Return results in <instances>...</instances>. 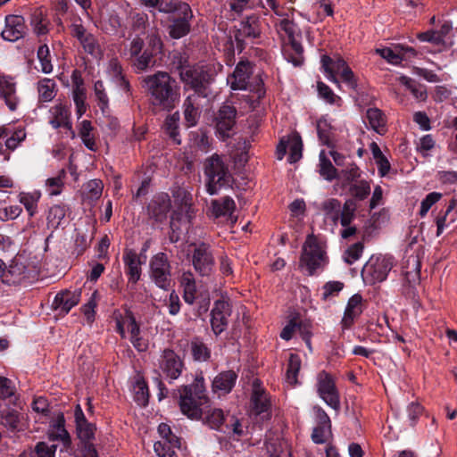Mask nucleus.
<instances>
[{"label": "nucleus", "instance_id": "28", "mask_svg": "<svg viewBox=\"0 0 457 457\" xmlns=\"http://www.w3.org/2000/svg\"><path fill=\"white\" fill-rule=\"evenodd\" d=\"M49 439L52 441H60L65 447L71 445V438L65 428V419L62 413L58 414L49 430Z\"/></svg>", "mask_w": 457, "mask_h": 457}, {"label": "nucleus", "instance_id": "26", "mask_svg": "<svg viewBox=\"0 0 457 457\" xmlns=\"http://www.w3.org/2000/svg\"><path fill=\"white\" fill-rule=\"evenodd\" d=\"M251 402L253 411L256 415H260L262 413L269 414V411L270 408V399L265 390L259 386L257 381H254L253 385V394L251 397Z\"/></svg>", "mask_w": 457, "mask_h": 457}, {"label": "nucleus", "instance_id": "17", "mask_svg": "<svg viewBox=\"0 0 457 457\" xmlns=\"http://www.w3.org/2000/svg\"><path fill=\"white\" fill-rule=\"evenodd\" d=\"M231 314L230 305L228 302L218 300L212 310L211 325L215 335L222 333L228 326V318Z\"/></svg>", "mask_w": 457, "mask_h": 457}, {"label": "nucleus", "instance_id": "21", "mask_svg": "<svg viewBox=\"0 0 457 457\" xmlns=\"http://www.w3.org/2000/svg\"><path fill=\"white\" fill-rule=\"evenodd\" d=\"M125 265V273L129 278V283L136 284L141 277L142 261L137 253L132 249H126L122 257Z\"/></svg>", "mask_w": 457, "mask_h": 457}, {"label": "nucleus", "instance_id": "48", "mask_svg": "<svg viewBox=\"0 0 457 457\" xmlns=\"http://www.w3.org/2000/svg\"><path fill=\"white\" fill-rule=\"evenodd\" d=\"M65 170H61L56 177L46 180V187L49 195H58L61 194L64 185Z\"/></svg>", "mask_w": 457, "mask_h": 457}, {"label": "nucleus", "instance_id": "54", "mask_svg": "<svg viewBox=\"0 0 457 457\" xmlns=\"http://www.w3.org/2000/svg\"><path fill=\"white\" fill-rule=\"evenodd\" d=\"M37 58L40 62L41 71L44 73H51L53 71V65L49 57V49L47 46H40L37 50Z\"/></svg>", "mask_w": 457, "mask_h": 457}, {"label": "nucleus", "instance_id": "40", "mask_svg": "<svg viewBox=\"0 0 457 457\" xmlns=\"http://www.w3.org/2000/svg\"><path fill=\"white\" fill-rule=\"evenodd\" d=\"M41 194L37 191L33 193H21L19 195V201L22 204L29 212V216H33L37 211V202L39 201Z\"/></svg>", "mask_w": 457, "mask_h": 457}, {"label": "nucleus", "instance_id": "7", "mask_svg": "<svg viewBox=\"0 0 457 457\" xmlns=\"http://www.w3.org/2000/svg\"><path fill=\"white\" fill-rule=\"evenodd\" d=\"M357 205L354 199H347L344 204L336 198H330L322 203V210L325 215L334 223L340 222L341 226H346L355 219Z\"/></svg>", "mask_w": 457, "mask_h": 457}, {"label": "nucleus", "instance_id": "20", "mask_svg": "<svg viewBox=\"0 0 457 457\" xmlns=\"http://www.w3.org/2000/svg\"><path fill=\"white\" fill-rule=\"evenodd\" d=\"M236 204L234 200L229 196H224L220 199L212 200L208 215L214 219L228 217L231 224H234L237 221V217L233 216Z\"/></svg>", "mask_w": 457, "mask_h": 457}, {"label": "nucleus", "instance_id": "23", "mask_svg": "<svg viewBox=\"0 0 457 457\" xmlns=\"http://www.w3.org/2000/svg\"><path fill=\"white\" fill-rule=\"evenodd\" d=\"M171 204L167 194H159L150 201L147 205L148 215L156 221H162L166 219Z\"/></svg>", "mask_w": 457, "mask_h": 457}, {"label": "nucleus", "instance_id": "24", "mask_svg": "<svg viewBox=\"0 0 457 457\" xmlns=\"http://www.w3.org/2000/svg\"><path fill=\"white\" fill-rule=\"evenodd\" d=\"M362 312V297L361 295H353L347 303L346 308L341 320L342 328L348 329Z\"/></svg>", "mask_w": 457, "mask_h": 457}, {"label": "nucleus", "instance_id": "62", "mask_svg": "<svg viewBox=\"0 0 457 457\" xmlns=\"http://www.w3.org/2000/svg\"><path fill=\"white\" fill-rule=\"evenodd\" d=\"M26 138V132L24 129H16L11 137L5 140V148L14 150L18 145Z\"/></svg>", "mask_w": 457, "mask_h": 457}, {"label": "nucleus", "instance_id": "61", "mask_svg": "<svg viewBox=\"0 0 457 457\" xmlns=\"http://www.w3.org/2000/svg\"><path fill=\"white\" fill-rule=\"evenodd\" d=\"M330 426L316 425L312 434V439L315 444H324L330 435Z\"/></svg>", "mask_w": 457, "mask_h": 457}, {"label": "nucleus", "instance_id": "51", "mask_svg": "<svg viewBox=\"0 0 457 457\" xmlns=\"http://www.w3.org/2000/svg\"><path fill=\"white\" fill-rule=\"evenodd\" d=\"M25 270L26 267L22 263H20L17 261H13L9 265V268L6 270H4V277L7 278L8 275H10L12 278V282L17 283L25 278Z\"/></svg>", "mask_w": 457, "mask_h": 457}, {"label": "nucleus", "instance_id": "13", "mask_svg": "<svg viewBox=\"0 0 457 457\" xmlns=\"http://www.w3.org/2000/svg\"><path fill=\"white\" fill-rule=\"evenodd\" d=\"M317 389L320 398L332 409H340L339 394L332 377L326 371H321L317 377Z\"/></svg>", "mask_w": 457, "mask_h": 457}, {"label": "nucleus", "instance_id": "53", "mask_svg": "<svg viewBox=\"0 0 457 457\" xmlns=\"http://www.w3.org/2000/svg\"><path fill=\"white\" fill-rule=\"evenodd\" d=\"M155 53L150 51L149 48L144 50V52L139 55L136 62L135 66L138 71H145L149 67L154 65L155 61L154 59V55Z\"/></svg>", "mask_w": 457, "mask_h": 457}, {"label": "nucleus", "instance_id": "2", "mask_svg": "<svg viewBox=\"0 0 457 457\" xmlns=\"http://www.w3.org/2000/svg\"><path fill=\"white\" fill-rule=\"evenodd\" d=\"M158 11L170 15L169 35L172 38L179 39L189 33L193 12L188 4L180 0H161Z\"/></svg>", "mask_w": 457, "mask_h": 457}, {"label": "nucleus", "instance_id": "11", "mask_svg": "<svg viewBox=\"0 0 457 457\" xmlns=\"http://www.w3.org/2000/svg\"><path fill=\"white\" fill-rule=\"evenodd\" d=\"M150 278L154 284L164 290H168L170 287L171 266L166 253H158L154 254L149 262Z\"/></svg>", "mask_w": 457, "mask_h": 457}, {"label": "nucleus", "instance_id": "14", "mask_svg": "<svg viewBox=\"0 0 457 457\" xmlns=\"http://www.w3.org/2000/svg\"><path fill=\"white\" fill-rule=\"evenodd\" d=\"M159 368L167 378L175 380L181 375L184 362L173 350L164 349L161 355Z\"/></svg>", "mask_w": 457, "mask_h": 457}, {"label": "nucleus", "instance_id": "30", "mask_svg": "<svg viewBox=\"0 0 457 457\" xmlns=\"http://www.w3.org/2000/svg\"><path fill=\"white\" fill-rule=\"evenodd\" d=\"M278 33L281 38L287 44H294V42H299L300 33L298 32L296 25L288 19H282L276 24Z\"/></svg>", "mask_w": 457, "mask_h": 457}, {"label": "nucleus", "instance_id": "32", "mask_svg": "<svg viewBox=\"0 0 457 457\" xmlns=\"http://www.w3.org/2000/svg\"><path fill=\"white\" fill-rule=\"evenodd\" d=\"M180 447V439L171 436L170 440H160L154 445V452L159 457H177L175 450Z\"/></svg>", "mask_w": 457, "mask_h": 457}, {"label": "nucleus", "instance_id": "45", "mask_svg": "<svg viewBox=\"0 0 457 457\" xmlns=\"http://www.w3.org/2000/svg\"><path fill=\"white\" fill-rule=\"evenodd\" d=\"M301 369V358L299 355L291 353L288 359L287 370V380L289 384L295 385L297 383V375Z\"/></svg>", "mask_w": 457, "mask_h": 457}, {"label": "nucleus", "instance_id": "38", "mask_svg": "<svg viewBox=\"0 0 457 457\" xmlns=\"http://www.w3.org/2000/svg\"><path fill=\"white\" fill-rule=\"evenodd\" d=\"M190 350L193 359L195 361H207L211 357V350L199 338H194L190 344Z\"/></svg>", "mask_w": 457, "mask_h": 457}, {"label": "nucleus", "instance_id": "44", "mask_svg": "<svg viewBox=\"0 0 457 457\" xmlns=\"http://www.w3.org/2000/svg\"><path fill=\"white\" fill-rule=\"evenodd\" d=\"M72 97L76 105L77 113L79 117H81L87 110L86 107V89L82 84L76 83L72 89Z\"/></svg>", "mask_w": 457, "mask_h": 457}, {"label": "nucleus", "instance_id": "41", "mask_svg": "<svg viewBox=\"0 0 457 457\" xmlns=\"http://www.w3.org/2000/svg\"><path fill=\"white\" fill-rule=\"evenodd\" d=\"M401 50L400 44H396L393 47L378 48L376 49V53L389 63L398 65L402 62V57L400 56Z\"/></svg>", "mask_w": 457, "mask_h": 457}, {"label": "nucleus", "instance_id": "34", "mask_svg": "<svg viewBox=\"0 0 457 457\" xmlns=\"http://www.w3.org/2000/svg\"><path fill=\"white\" fill-rule=\"evenodd\" d=\"M366 117L373 130L380 135L386 133V120L381 110L378 108H370L367 110Z\"/></svg>", "mask_w": 457, "mask_h": 457}, {"label": "nucleus", "instance_id": "43", "mask_svg": "<svg viewBox=\"0 0 457 457\" xmlns=\"http://www.w3.org/2000/svg\"><path fill=\"white\" fill-rule=\"evenodd\" d=\"M66 215V211L63 206L59 204L54 205L49 209L47 214V227L52 229H56L61 224L62 220Z\"/></svg>", "mask_w": 457, "mask_h": 457}, {"label": "nucleus", "instance_id": "39", "mask_svg": "<svg viewBox=\"0 0 457 457\" xmlns=\"http://www.w3.org/2000/svg\"><path fill=\"white\" fill-rule=\"evenodd\" d=\"M92 131L93 126L91 121L85 120L80 123L79 135L82 142L89 150L96 151V144Z\"/></svg>", "mask_w": 457, "mask_h": 457}, {"label": "nucleus", "instance_id": "49", "mask_svg": "<svg viewBox=\"0 0 457 457\" xmlns=\"http://www.w3.org/2000/svg\"><path fill=\"white\" fill-rule=\"evenodd\" d=\"M317 133L320 141L328 146H332L331 126L326 119H320L317 121Z\"/></svg>", "mask_w": 457, "mask_h": 457}, {"label": "nucleus", "instance_id": "60", "mask_svg": "<svg viewBox=\"0 0 457 457\" xmlns=\"http://www.w3.org/2000/svg\"><path fill=\"white\" fill-rule=\"evenodd\" d=\"M76 428L78 436L83 443L90 442L95 436L96 428L88 421L85 425L77 426Z\"/></svg>", "mask_w": 457, "mask_h": 457}, {"label": "nucleus", "instance_id": "5", "mask_svg": "<svg viewBox=\"0 0 457 457\" xmlns=\"http://www.w3.org/2000/svg\"><path fill=\"white\" fill-rule=\"evenodd\" d=\"M181 81L192 88L198 96L207 97L209 86L213 82L216 72L211 65H181L179 68Z\"/></svg>", "mask_w": 457, "mask_h": 457}, {"label": "nucleus", "instance_id": "64", "mask_svg": "<svg viewBox=\"0 0 457 457\" xmlns=\"http://www.w3.org/2000/svg\"><path fill=\"white\" fill-rule=\"evenodd\" d=\"M135 401L141 406L148 403V387L145 382H137L135 386Z\"/></svg>", "mask_w": 457, "mask_h": 457}, {"label": "nucleus", "instance_id": "4", "mask_svg": "<svg viewBox=\"0 0 457 457\" xmlns=\"http://www.w3.org/2000/svg\"><path fill=\"white\" fill-rule=\"evenodd\" d=\"M179 394V406L182 413L190 419H200L203 414L202 406L208 402L202 373L195 376L192 385L183 386Z\"/></svg>", "mask_w": 457, "mask_h": 457}, {"label": "nucleus", "instance_id": "52", "mask_svg": "<svg viewBox=\"0 0 457 457\" xmlns=\"http://www.w3.org/2000/svg\"><path fill=\"white\" fill-rule=\"evenodd\" d=\"M363 244L361 242H357L347 248V250L344 253V261L347 264H353L356 261H358L363 252Z\"/></svg>", "mask_w": 457, "mask_h": 457}, {"label": "nucleus", "instance_id": "59", "mask_svg": "<svg viewBox=\"0 0 457 457\" xmlns=\"http://www.w3.org/2000/svg\"><path fill=\"white\" fill-rule=\"evenodd\" d=\"M442 198V194L438 192L429 193L420 204V210L419 214L420 217H425L432 207L433 204L437 203Z\"/></svg>", "mask_w": 457, "mask_h": 457}, {"label": "nucleus", "instance_id": "19", "mask_svg": "<svg viewBox=\"0 0 457 457\" xmlns=\"http://www.w3.org/2000/svg\"><path fill=\"white\" fill-rule=\"evenodd\" d=\"M26 29L25 20L22 16L7 15L1 35L4 40L15 42L25 36Z\"/></svg>", "mask_w": 457, "mask_h": 457}, {"label": "nucleus", "instance_id": "25", "mask_svg": "<svg viewBox=\"0 0 457 457\" xmlns=\"http://www.w3.org/2000/svg\"><path fill=\"white\" fill-rule=\"evenodd\" d=\"M70 104L58 103L50 109V124L57 129L63 127L71 129Z\"/></svg>", "mask_w": 457, "mask_h": 457}, {"label": "nucleus", "instance_id": "3", "mask_svg": "<svg viewBox=\"0 0 457 457\" xmlns=\"http://www.w3.org/2000/svg\"><path fill=\"white\" fill-rule=\"evenodd\" d=\"M206 191L213 195L221 187H229L233 177L227 158L218 154L207 157L203 163Z\"/></svg>", "mask_w": 457, "mask_h": 457}, {"label": "nucleus", "instance_id": "47", "mask_svg": "<svg viewBox=\"0 0 457 457\" xmlns=\"http://www.w3.org/2000/svg\"><path fill=\"white\" fill-rule=\"evenodd\" d=\"M349 192L354 199L361 201L370 194V185L366 180H359L349 187Z\"/></svg>", "mask_w": 457, "mask_h": 457}, {"label": "nucleus", "instance_id": "58", "mask_svg": "<svg viewBox=\"0 0 457 457\" xmlns=\"http://www.w3.org/2000/svg\"><path fill=\"white\" fill-rule=\"evenodd\" d=\"M94 90L96 100L98 102V106L103 112H104V110L108 107L109 99L107 94L105 93L104 83L101 80L96 81L94 85Z\"/></svg>", "mask_w": 457, "mask_h": 457}, {"label": "nucleus", "instance_id": "33", "mask_svg": "<svg viewBox=\"0 0 457 457\" xmlns=\"http://www.w3.org/2000/svg\"><path fill=\"white\" fill-rule=\"evenodd\" d=\"M179 112H176L173 114L167 116L163 124L165 133L176 145H180L181 143L179 128Z\"/></svg>", "mask_w": 457, "mask_h": 457}, {"label": "nucleus", "instance_id": "12", "mask_svg": "<svg viewBox=\"0 0 457 457\" xmlns=\"http://www.w3.org/2000/svg\"><path fill=\"white\" fill-rule=\"evenodd\" d=\"M70 29L71 35L77 38L86 53L96 59L103 57V50L97 38L88 32L80 22H73Z\"/></svg>", "mask_w": 457, "mask_h": 457}, {"label": "nucleus", "instance_id": "31", "mask_svg": "<svg viewBox=\"0 0 457 457\" xmlns=\"http://www.w3.org/2000/svg\"><path fill=\"white\" fill-rule=\"evenodd\" d=\"M200 96L195 94L188 96L184 101V118L187 127L196 125L200 112L198 111L197 100Z\"/></svg>", "mask_w": 457, "mask_h": 457}, {"label": "nucleus", "instance_id": "1", "mask_svg": "<svg viewBox=\"0 0 457 457\" xmlns=\"http://www.w3.org/2000/svg\"><path fill=\"white\" fill-rule=\"evenodd\" d=\"M143 87L149 96V104L155 110L170 111L180 99L177 80L166 71H157L143 79Z\"/></svg>", "mask_w": 457, "mask_h": 457}, {"label": "nucleus", "instance_id": "50", "mask_svg": "<svg viewBox=\"0 0 457 457\" xmlns=\"http://www.w3.org/2000/svg\"><path fill=\"white\" fill-rule=\"evenodd\" d=\"M360 177L361 171L359 167L354 163H351L346 167V169L341 171L342 186H351L356 181H359L358 179Z\"/></svg>", "mask_w": 457, "mask_h": 457}, {"label": "nucleus", "instance_id": "63", "mask_svg": "<svg viewBox=\"0 0 457 457\" xmlns=\"http://www.w3.org/2000/svg\"><path fill=\"white\" fill-rule=\"evenodd\" d=\"M56 445H48L46 442H38L32 457H54Z\"/></svg>", "mask_w": 457, "mask_h": 457}, {"label": "nucleus", "instance_id": "42", "mask_svg": "<svg viewBox=\"0 0 457 457\" xmlns=\"http://www.w3.org/2000/svg\"><path fill=\"white\" fill-rule=\"evenodd\" d=\"M320 174L327 180L332 181L337 177V170L333 166L329 159L327 158L325 152L320 153Z\"/></svg>", "mask_w": 457, "mask_h": 457}, {"label": "nucleus", "instance_id": "6", "mask_svg": "<svg viewBox=\"0 0 457 457\" xmlns=\"http://www.w3.org/2000/svg\"><path fill=\"white\" fill-rule=\"evenodd\" d=\"M320 62L327 78L338 87H340V82L336 76L337 74L340 75L341 79L350 88L355 89L357 87V79L353 71L340 55L328 56L324 54L321 56Z\"/></svg>", "mask_w": 457, "mask_h": 457}, {"label": "nucleus", "instance_id": "57", "mask_svg": "<svg viewBox=\"0 0 457 457\" xmlns=\"http://www.w3.org/2000/svg\"><path fill=\"white\" fill-rule=\"evenodd\" d=\"M296 331L299 332L303 340L310 350H312L311 337H312V323L309 320H303L297 319Z\"/></svg>", "mask_w": 457, "mask_h": 457}, {"label": "nucleus", "instance_id": "16", "mask_svg": "<svg viewBox=\"0 0 457 457\" xmlns=\"http://www.w3.org/2000/svg\"><path fill=\"white\" fill-rule=\"evenodd\" d=\"M237 109L229 104H223L220 107L215 121L217 132L222 139L229 137V132L236 124Z\"/></svg>", "mask_w": 457, "mask_h": 457}, {"label": "nucleus", "instance_id": "15", "mask_svg": "<svg viewBox=\"0 0 457 457\" xmlns=\"http://www.w3.org/2000/svg\"><path fill=\"white\" fill-rule=\"evenodd\" d=\"M0 98L11 112H15L20 104L21 97L17 94V83L14 78L9 75H0Z\"/></svg>", "mask_w": 457, "mask_h": 457}, {"label": "nucleus", "instance_id": "18", "mask_svg": "<svg viewBox=\"0 0 457 457\" xmlns=\"http://www.w3.org/2000/svg\"><path fill=\"white\" fill-rule=\"evenodd\" d=\"M252 72L250 62L247 61H241L236 66L233 73L228 77L227 82L233 90L248 89L250 88L249 79Z\"/></svg>", "mask_w": 457, "mask_h": 457}, {"label": "nucleus", "instance_id": "22", "mask_svg": "<svg viewBox=\"0 0 457 457\" xmlns=\"http://www.w3.org/2000/svg\"><path fill=\"white\" fill-rule=\"evenodd\" d=\"M81 290H64L59 292L53 302V308L61 313L67 314L80 300Z\"/></svg>", "mask_w": 457, "mask_h": 457}, {"label": "nucleus", "instance_id": "27", "mask_svg": "<svg viewBox=\"0 0 457 457\" xmlns=\"http://www.w3.org/2000/svg\"><path fill=\"white\" fill-rule=\"evenodd\" d=\"M261 34L260 22L257 17L251 16L240 23L235 38L239 45L244 40V37L255 38Z\"/></svg>", "mask_w": 457, "mask_h": 457}, {"label": "nucleus", "instance_id": "55", "mask_svg": "<svg viewBox=\"0 0 457 457\" xmlns=\"http://www.w3.org/2000/svg\"><path fill=\"white\" fill-rule=\"evenodd\" d=\"M204 420L212 428L219 429L224 421L223 411L220 409H212L208 411Z\"/></svg>", "mask_w": 457, "mask_h": 457}, {"label": "nucleus", "instance_id": "8", "mask_svg": "<svg viewBox=\"0 0 457 457\" xmlns=\"http://www.w3.org/2000/svg\"><path fill=\"white\" fill-rule=\"evenodd\" d=\"M326 261L325 251L313 235H309L303 245L300 267L305 268L312 276Z\"/></svg>", "mask_w": 457, "mask_h": 457}, {"label": "nucleus", "instance_id": "9", "mask_svg": "<svg viewBox=\"0 0 457 457\" xmlns=\"http://www.w3.org/2000/svg\"><path fill=\"white\" fill-rule=\"evenodd\" d=\"M393 268V259L388 256L372 255L361 270L363 281L368 285H375L386 279Z\"/></svg>", "mask_w": 457, "mask_h": 457}, {"label": "nucleus", "instance_id": "46", "mask_svg": "<svg viewBox=\"0 0 457 457\" xmlns=\"http://www.w3.org/2000/svg\"><path fill=\"white\" fill-rule=\"evenodd\" d=\"M112 318L116 323V329L121 337H125V330L129 326V319L135 318L132 312L125 310L124 312L114 311Z\"/></svg>", "mask_w": 457, "mask_h": 457}, {"label": "nucleus", "instance_id": "10", "mask_svg": "<svg viewBox=\"0 0 457 457\" xmlns=\"http://www.w3.org/2000/svg\"><path fill=\"white\" fill-rule=\"evenodd\" d=\"M190 262L195 270L202 277H208L213 271L215 260L211 245L206 243L191 245Z\"/></svg>", "mask_w": 457, "mask_h": 457}, {"label": "nucleus", "instance_id": "29", "mask_svg": "<svg viewBox=\"0 0 457 457\" xmlns=\"http://www.w3.org/2000/svg\"><path fill=\"white\" fill-rule=\"evenodd\" d=\"M237 375L233 370H228L218 374L212 381V390L221 394L229 393L235 386Z\"/></svg>", "mask_w": 457, "mask_h": 457}, {"label": "nucleus", "instance_id": "36", "mask_svg": "<svg viewBox=\"0 0 457 457\" xmlns=\"http://www.w3.org/2000/svg\"><path fill=\"white\" fill-rule=\"evenodd\" d=\"M56 83L51 79L45 78L37 82L38 97L41 102L52 101L55 95Z\"/></svg>", "mask_w": 457, "mask_h": 457}, {"label": "nucleus", "instance_id": "37", "mask_svg": "<svg viewBox=\"0 0 457 457\" xmlns=\"http://www.w3.org/2000/svg\"><path fill=\"white\" fill-rule=\"evenodd\" d=\"M303 48L300 42H294V44L287 46L284 49L285 58L291 62L294 66H301L303 62Z\"/></svg>", "mask_w": 457, "mask_h": 457}, {"label": "nucleus", "instance_id": "35", "mask_svg": "<svg viewBox=\"0 0 457 457\" xmlns=\"http://www.w3.org/2000/svg\"><path fill=\"white\" fill-rule=\"evenodd\" d=\"M104 184L100 179H91L83 186V199L85 201L94 202L102 195Z\"/></svg>", "mask_w": 457, "mask_h": 457}, {"label": "nucleus", "instance_id": "56", "mask_svg": "<svg viewBox=\"0 0 457 457\" xmlns=\"http://www.w3.org/2000/svg\"><path fill=\"white\" fill-rule=\"evenodd\" d=\"M107 72L110 76H112L113 79L118 80H122L125 86V88L129 91V82L124 80V78L122 76V68L120 63V62L116 58H112L109 61L108 66H107Z\"/></svg>", "mask_w": 457, "mask_h": 457}]
</instances>
